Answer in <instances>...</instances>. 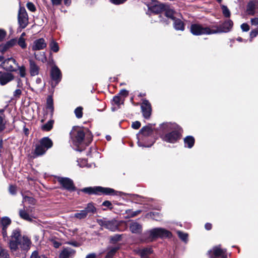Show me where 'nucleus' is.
Listing matches in <instances>:
<instances>
[{
    "label": "nucleus",
    "mask_w": 258,
    "mask_h": 258,
    "mask_svg": "<svg viewBox=\"0 0 258 258\" xmlns=\"http://www.w3.org/2000/svg\"><path fill=\"white\" fill-rule=\"evenodd\" d=\"M31 244V240L27 236L21 237V231L19 229L13 231L9 245L14 254L19 255L21 253H25L30 249Z\"/></svg>",
    "instance_id": "f257e3e1"
},
{
    "label": "nucleus",
    "mask_w": 258,
    "mask_h": 258,
    "mask_svg": "<svg viewBox=\"0 0 258 258\" xmlns=\"http://www.w3.org/2000/svg\"><path fill=\"white\" fill-rule=\"evenodd\" d=\"M70 136L73 144L77 147L88 146L92 140L91 133L88 130L79 127H74Z\"/></svg>",
    "instance_id": "f03ea898"
},
{
    "label": "nucleus",
    "mask_w": 258,
    "mask_h": 258,
    "mask_svg": "<svg viewBox=\"0 0 258 258\" xmlns=\"http://www.w3.org/2000/svg\"><path fill=\"white\" fill-rule=\"evenodd\" d=\"M81 191L89 195H115L117 191L113 188L109 187H103L102 186L88 187L81 189Z\"/></svg>",
    "instance_id": "7ed1b4c3"
},
{
    "label": "nucleus",
    "mask_w": 258,
    "mask_h": 258,
    "mask_svg": "<svg viewBox=\"0 0 258 258\" xmlns=\"http://www.w3.org/2000/svg\"><path fill=\"white\" fill-rule=\"evenodd\" d=\"M53 142L48 137H44L40 139L39 144L36 146L35 154L41 156L45 153L46 151L52 147Z\"/></svg>",
    "instance_id": "20e7f679"
},
{
    "label": "nucleus",
    "mask_w": 258,
    "mask_h": 258,
    "mask_svg": "<svg viewBox=\"0 0 258 258\" xmlns=\"http://www.w3.org/2000/svg\"><path fill=\"white\" fill-rule=\"evenodd\" d=\"M149 236L152 239L158 238H169L172 236V233L168 230L163 228H155L148 231Z\"/></svg>",
    "instance_id": "39448f33"
},
{
    "label": "nucleus",
    "mask_w": 258,
    "mask_h": 258,
    "mask_svg": "<svg viewBox=\"0 0 258 258\" xmlns=\"http://www.w3.org/2000/svg\"><path fill=\"white\" fill-rule=\"evenodd\" d=\"M96 222L100 226L112 231L117 230L118 228V222L115 219L108 220L106 218H103L97 219Z\"/></svg>",
    "instance_id": "423d86ee"
},
{
    "label": "nucleus",
    "mask_w": 258,
    "mask_h": 258,
    "mask_svg": "<svg viewBox=\"0 0 258 258\" xmlns=\"http://www.w3.org/2000/svg\"><path fill=\"white\" fill-rule=\"evenodd\" d=\"M233 25L232 21L228 19L219 26L213 27L212 28L213 34L227 33L231 30Z\"/></svg>",
    "instance_id": "0eeeda50"
},
{
    "label": "nucleus",
    "mask_w": 258,
    "mask_h": 258,
    "mask_svg": "<svg viewBox=\"0 0 258 258\" xmlns=\"http://www.w3.org/2000/svg\"><path fill=\"white\" fill-rule=\"evenodd\" d=\"M190 32L195 35L213 34L212 28L198 24H193L190 26Z\"/></svg>",
    "instance_id": "6e6552de"
},
{
    "label": "nucleus",
    "mask_w": 258,
    "mask_h": 258,
    "mask_svg": "<svg viewBox=\"0 0 258 258\" xmlns=\"http://www.w3.org/2000/svg\"><path fill=\"white\" fill-rule=\"evenodd\" d=\"M18 21L20 27L24 29L28 24V16L24 7H20L18 14Z\"/></svg>",
    "instance_id": "1a4fd4ad"
},
{
    "label": "nucleus",
    "mask_w": 258,
    "mask_h": 258,
    "mask_svg": "<svg viewBox=\"0 0 258 258\" xmlns=\"http://www.w3.org/2000/svg\"><path fill=\"white\" fill-rule=\"evenodd\" d=\"M208 254L211 258H227L226 250L222 249L220 245L214 247L208 251Z\"/></svg>",
    "instance_id": "9d476101"
},
{
    "label": "nucleus",
    "mask_w": 258,
    "mask_h": 258,
    "mask_svg": "<svg viewBox=\"0 0 258 258\" xmlns=\"http://www.w3.org/2000/svg\"><path fill=\"white\" fill-rule=\"evenodd\" d=\"M148 7V11L147 13L151 15L152 14H158L163 12L165 9V5L158 2H154L149 5Z\"/></svg>",
    "instance_id": "9b49d317"
},
{
    "label": "nucleus",
    "mask_w": 258,
    "mask_h": 258,
    "mask_svg": "<svg viewBox=\"0 0 258 258\" xmlns=\"http://www.w3.org/2000/svg\"><path fill=\"white\" fill-rule=\"evenodd\" d=\"M50 77L53 81L51 83L52 87H55L61 80V73L60 70L56 66H54L51 69Z\"/></svg>",
    "instance_id": "f8f14e48"
},
{
    "label": "nucleus",
    "mask_w": 258,
    "mask_h": 258,
    "mask_svg": "<svg viewBox=\"0 0 258 258\" xmlns=\"http://www.w3.org/2000/svg\"><path fill=\"white\" fill-rule=\"evenodd\" d=\"M141 109L144 118L148 119L151 114V105L150 102L147 100H144L141 104Z\"/></svg>",
    "instance_id": "ddd939ff"
},
{
    "label": "nucleus",
    "mask_w": 258,
    "mask_h": 258,
    "mask_svg": "<svg viewBox=\"0 0 258 258\" xmlns=\"http://www.w3.org/2000/svg\"><path fill=\"white\" fill-rule=\"evenodd\" d=\"M180 138L179 133L176 131L166 134L163 137V140L170 143H174Z\"/></svg>",
    "instance_id": "4468645a"
},
{
    "label": "nucleus",
    "mask_w": 258,
    "mask_h": 258,
    "mask_svg": "<svg viewBox=\"0 0 258 258\" xmlns=\"http://www.w3.org/2000/svg\"><path fill=\"white\" fill-rule=\"evenodd\" d=\"M58 181L64 188L70 191L74 190L75 189L73 181L69 178H59Z\"/></svg>",
    "instance_id": "2eb2a0df"
},
{
    "label": "nucleus",
    "mask_w": 258,
    "mask_h": 258,
    "mask_svg": "<svg viewBox=\"0 0 258 258\" xmlns=\"http://www.w3.org/2000/svg\"><path fill=\"white\" fill-rule=\"evenodd\" d=\"M163 11L165 12L166 18H162V16L161 15H159V22L165 24H168V22L166 20L167 18H170L172 20L175 19V18L174 17V12L173 10L168 8L166 6H165V9L163 10Z\"/></svg>",
    "instance_id": "dca6fc26"
},
{
    "label": "nucleus",
    "mask_w": 258,
    "mask_h": 258,
    "mask_svg": "<svg viewBox=\"0 0 258 258\" xmlns=\"http://www.w3.org/2000/svg\"><path fill=\"white\" fill-rule=\"evenodd\" d=\"M47 46V43L43 38L36 39L33 42L32 46L33 50H40L43 49Z\"/></svg>",
    "instance_id": "f3484780"
},
{
    "label": "nucleus",
    "mask_w": 258,
    "mask_h": 258,
    "mask_svg": "<svg viewBox=\"0 0 258 258\" xmlns=\"http://www.w3.org/2000/svg\"><path fill=\"white\" fill-rule=\"evenodd\" d=\"M13 79L14 77L11 73L0 72V84L2 85H6Z\"/></svg>",
    "instance_id": "a211bd4d"
},
{
    "label": "nucleus",
    "mask_w": 258,
    "mask_h": 258,
    "mask_svg": "<svg viewBox=\"0 0 258 258\" xmlns=\"http://www.w3.org/2000/svg\"><path fill=\"white\" fill-rule=\"evenodd\" d=\"M76 251L71 248L67 247L64 248L59 254V258H70L73 256Z\"/></svg>",
    "instance_id": "6ab92c4d"
},
{
    "label": "nucleus",
    "mask_w": 258,
    "mask_h": 258,
    "mask_svg": "<svg viewBox=\"0 0 258 258\" xmlns=\"http://www.w3.org/2000/svg\"><path fill=\"white\" fill-rule=\"evenodd\" d=\"M17 68H13L12 66H9L8 67L4 68L10 71H15L18 72V73L20 74L21 77H24L26 75V69L24 66H17Z\"/></svg>",
    "instance_id": "aec40b11"
},
{
    "label": "nucleus",
    "mask_w": 258,
    "mask_h": 258,
    "mask_svg": "<svg viewBox=\"0 0 258 258\" xmlns=\"http://www.w3.org/2000/svg\"><path fill=\"white\" fill-rule=\"evenodd\" d=\"M86 213L87 217L89 216H92L96 213L97 209L95 206V205L92 202L89 203L87 205L85 208L83 210Z\"/></svg>",
    "instance_id": "412c9836"
},
{
    "label": "nucleus",
    "mask_w": 258,
    "mask_h": 258,
    "mask_svg": "<svg viewBox=\"0 0 258 258\" xmlns=\"http://www.w3.org/2000/svg\"><path fill=\"white\" fill-rule=\"evenodd\" d=\"M16 39H12L7 42L5 44L0 45V50L2 52L6 51L9 48L13 46L17 43Z\"/></svg>",
    "instance_id": "4be33fe9"
},
{
    "label": "nucleus",
    "mask_w": 258,
    "mask_h": 258,
    "mask_svg": "<svg viewBox=\"0 0 258 258\" xmlns=\"http://www.w3.org/2000/svg\"><path fill=\"white\" fill-rule=\"evenodd\" d=\"M257 8L256 2L254 1H250L246 7V12L249 15L253 16L255 14V10Z\"/></svg>",
    "instance_id": "5701e85b"
},
{
    "label": "nucleus",
    "mask_w": 258,
    "mask_h": 258,
    "mask_svg": "<svg viewBox=\"0 0 258 258\" xmlns=\"http://www.w3.org/2000/svg\"><path fill=\"white\" fill-rule=\"evenodd\" d=\"M130 229L133 233H140L142 231V226L139 223L133 222L131 223Z\"/></svg>",
    "instance_id": "b1692460"
},
{
    "label": "nucleus",
    "mask_w": 258,
    "mask_h": 258,
    "mask_svg": "<svg viewBox=\"0 0 258 258\" xmlns=\"http://www.w3.org/2000/svg\"><path fill=\"white\" fill-rule=\"evenodd\" d=\"M46 108L50 111V117L52 118L53 114L54 107L53 99L51 96H48L47 98Z\"/></svg>",
    "instance_id": "393cba45"
},
{
    "label": "nucleus",
    "mask_w": 258,
    "mask_h": 258,
    "mask_svg": "<svg viewBox=\"0 0 258 258\" xmlns=\"http://www.w3.org/2000/svg\"><path fill=\"white\" fill-rule=\"evenodd\" d=\"M138 252L141 258H148L149 255L152 252V250L150 247H146L139 249Z\"/></svg>",
    "instance_id": "a878e982"
},
{
    "label": "nucleus",
    "mask_w": 258,
    "mask_h": 258,
    "mask_svg": "<svg viewBox=\"0 0 258 258\" xmlns=\"http://www.w3.org/2000/svg\"><path fill=\"white\" fill-rule=\"evenodd\" d=\"M184 143L185 147L191 148L195 144V139L192 136H187L184 139Z\"/></svg>",
    "instance_id": "bb28decb"
},
{
    "label": "nucleus",
    "mask_w": 258,
    "mask_h": 258,
    "mask_svg": "<svg viewBox=\"0 0 258 258\" xmlns=\"http://www.w3.org/2000/svg\"><path fill=\"white\" fill-rule=\"evenodd\" d=\"M174 21V27L177 30L183 31L184 29V25L183 22L179 19H175Z\"/></svg>",
    "instance_id": "cd10ccee"
},
{
    "label": "nucleus",
    "mask_w": 258,
    "mask_h": 258,
    "mask_svg": "<svg viewBox=\"0 0 258 258\" xmlns=\"http://www.w3.org/2000/svg\"><path fill=\"white\" fill-rule=\"evenodd\" d=\"M152 130L151 127L149 126H145L142 128L140 130L139 134H142L144 136H148L151 134Z\"/></svg>",
    "instance_id": "c85d7f7f"
},
{
    "label": "nucleus",
    "mask_w": 258,
    "mask_h": 258,
    "mask_svg": "<svg viewBox=\"0 0 258 258\" xmlns=\"http://www.w3.org/2000/svg\"><path fill=\"white\" fill-rule=\"evenodd\" d=\"M19 216L21 218L28 221H31L32 220L30 215L24 210H20Z\"/></svg>",
    "instance_id": "c756f323"
},
{
    "label": "nucleus",
    "mask_w": 258,
    "mask_h": 258,
    "mask_svg": "<svg viewBox=\"0 0 258 258\" xmlns=\"http://www.w3.org/2000/svg\"><path fill=\"white\" fill-rule=\"evenodd\" d=\"M54 123L53 120H49L47 123L43 125L41 127V128L44 131H50L53 127V124Z\"/></svg>",
    "instance_id": "7c9ffc66"
},
{
    "label": "nucleus",
    "mask_w": 258,
    "mask_h": 258,
    "mask_svg": "<svg viewBox=\"0 0 258 258\" xmlns=\"http://www.w3.org/2000/svg\"><path fill=\"white\" fill-rule=\"evenodd\" d=\"M73 217L79 220L85 219L87 217L86 213L85 211H83V210H81L74 214Z\"/></svg>",
    "instance_id": "2f4dec72"
},
{
    "label": "nucleus",
    "mask_w": 258,
    "mask_h": 258,
    "mask_svg": "<svg viewBox=\"0 0 258 258\" xmlns=\"http://www.w3.org/2000/svg\"><path fill=\"white\" fill-rule=\"evenodd\" d=\"M11 223V221L8 217L3 218L1 221V224L3 228H7Z\"/></svg>",
    "instance_id": "473e14b6"
},
{
    "label": "nucleus",
    "mask_w": 258,
    "mask_h": 258,
    "mask_svg": "<svg viewBox=\"0 0 258 258\" xmlns=\"http://www.w3.org/2000/svg\"><path fill=\"white\" fill-rule=\"evenodd\" d=\"M49 47L52 51L57 52L59 50V46L58 43L52 39L49 43Z\"/></svg>",
    "instance_id": "72a5a7b5"
},
{
    "label": "nucleus",
    "mask_w": 258,
    "mask_h": 258,
    "mask_svg": "<svg viewBox=\"0 0 258 258\" xmlns=\"http://www.w3.org/2000/svg\"><path fill=\"white\" fill-rule=\"evenodd\" d=\"M222 12L224 16L226 18H229L231 16V13L227 6L222 5L221 6Z\"/></svg>",
    "instance_id": "f704fd0d"
},
{
    "label": "nucleus",
    "mask_w": 258,
    "mask_h": 258,
    "mask_svg": "<svg viewBox=\"0 0 258 258\" xmlns=\"http://www.w3.org/2000/svg\"><path fill=\"white\" fill-rule=\"evenodd\" d=\"M118 249L119 247L116 246L111 247L109 251L107 252L105 258H112Z\"/></svg>",
    "instance_id": "c9c22d12"
},
{
    "label": "nucleus",
    "mask_w": 258,
    "mask_h": 258,
    "mask_svg": "<svg viewBox=\"0 0 258 258\" xmlns=\"http://www.w3.org/2000/svg\"><path fill=\"white\" fill-rule=\"evenodd\" d=\"M124 99L120 97L119 95L115 96L112 100L113 103L117 106H119L122 103Z\"/></svg>",
    "instance_id": "e433bc0d"
},
{
    "label": "nucleus",
    "mask_w": 258,
    "mask_h": 258,
    "mask_svg": "<svg viewBox=\"0 0 258 258\" xmlns=\"http://www.w3.org/2000/svg\"><path fill=\"white\" fill-rule=\"evenodd\" d=\"M83 107L81 106H79L77 107L75 110L74 113L76 115V117L77 118H81L83 116Z\"/></svg>",
    "instance_id": "4c0bfd02"
},
{
    "label": "nucleus",
    "mask_w": 258,
    "mask_h": 258,
    "mask_svg": "<svg viewBox=\"0 0 258 258\" xmlns=\"http://www.w3.org/2000/svg\"><path fill=\"white\" fill-rule=\"evenodd\" d=\"M39 68L38 66H30V73L31 76H34L38 74Z\"/></svg>",
    "instance_id": "58836bf2"
},
{
    "label": "nucleus",
    "mask_w": 258,
    "mask_h": 258,
    "mask_svg": "<svg viewBox=\"0 0 258 258\" xmlns=\"http://www.w3.org/2000/svg\"><path fill=\"white\" fill-rule=\"evenodd\" d=\"M177 233L178 236L182 240H183L185 242H186L187 241V236H188V235L187 233H183L180 231H178L177 232Z\"/></svg>",
    "instance_id": "ea45409f"
},
{
    "label": "nucleus",
    "mask_w": 258,
    "mask_h": 258,
    "mask_svg": "<svg viewBox=\"0 0 258 258\" xmlns=\"http://www.w3.org/2000/svg\"><path fill=\"white\" fill-rule=\"evenodd\" d=\"M9 254L6 249L0 246V258H8Z\"/></svg>",
    "instance_id": "a19ab883"
},
{
    "label": "nucleus",
    "mask_w": 258,
    "mask_h": 258,
    "mask_svg": "<svg viewBox=\"0 0 258 258\" xmlns=\"http://www.w3.org/2000/svg\"><path fill=\"white\" fill-rule=\"evenodd\" d=\"M26 7L29 11L32 12H34L36 11L35 5L31 2H28L26 4Z\"/></svg>",
    "instance_id": "79ce46f5"
},
{
    "label": "nucleus",
    "mask_w": 258,
    "mask_h": 258,
    "mask_svg": "<svg viewBox=\"0 0 258 258\" xmlns=\"http://www.w3.org/2000/svg\"><path fill=\"white\" fill-rule=\"evenodd\" d=\"M18 43L22 48H25L26 47L25 39L23 37H20Z\"/></svg>",
    "instance_id": "37998d69"
},
{
    "label": "nucleus",
    "mask_w": 258,
    "mask_h": 258,
    "mask_svg": "<svg viewBox=\"0 0 258 258\" xmlns=\"http://www.w3.org/2000/svg\"><path fill=\"white\" fill-rule=\"evenodd\" d=\"M121 235L119 234H115V235L111 236L110 237V240L112 242L115 243L119 241L121 239Z\"/></svg>",
    "instance_id": "c03bdc74"
},
{
    "label": "nucleus",
    "mask_w": 258,
    "mask_h": 258,
    "mask_svg": "<svg viewBox=\"0 0 258 258\" xmlns=\"http://www.w3.org/2000/svg\"><path fill=\"white\" fill-rule=\"evenodd\" d=\"M4 115H0V132L3 131L5 128V123L4 122Z\"/></svg>",
    "instance_id": "a18cd8bd"
},
{
    "label": "nucleus",
    "mask_w": 258,
    "mask_h": 258,
    "mask_svg": "<svg viewBox=\"0 0 258 258\" xmlns=\"http://www.w3.org/2000/svg\"><path fill=\"white\" fill-rule=\"evenodd\" d=\"M242 30L244 32H247L249 30V27L247 23H243L240 26Z\"/></svg>",
    "instance_id": "49530a36"
},
{
    "label": "nucleus",
    "mask_w": 258,
    "mask_h": 258,
    "mask_svg": "<svg viewBox=\"0 0 258 258\" xmlns=\"http://www.w3.org/2000/svg\"><path fill=\"white\" fill-rule=\"evenodd\" d=\"M140 126H141V123L139 121H136L132 123V127L134 129L137 130V129L139 128Z\"/></svg>",
    "instance_id": "de8ad7c7"
},
{
    "label": "nucleus",
    "mask_w": 258,
    "mask_h": 258,
    "mask_svg": "<svg viewBox=\"0 0 258 258\" xmlns=\"http://www.w3.org/2000/svg\"><path fill=\"white\" fill-rule=\"evenodd\" d=\"M110 2L116 5H120L123 4L127 0H109Z\"/></svg>",
    "instance_id": "09e8293b"
},
{
    "label": "nucleus",
    "mask_w": 258,
    "mask_h": 258,
    "mask_svg": "<svg viewBox=\"0 0 258 258\" xmlns=\"http://www.w3.org/2000/svg\"><path fill=\"white\" fill-rule=\"evenodd\" d=\"M128 93L127 90L123 89L120 91L118 95H119L120 97L123 98V97L127 96L128 95Z\"/></svg>",
    "instance_id": "8fccbe9b"
},
{
    "label": "nucleus",
    "mask_w": 258,
    "mask_h": 258,
    "mask_svg": "<svg viewBox=\"0 0 258 258\" xmlns=\"http://www.w3.org/2000/svg\"><path fill=\"white\" fill-rule=\"evenodd\" d=\"M9 192L11 194L14 195L16 193V187L14 185H10L9 186Z\"/></svg>",
    "instance_id": "3c124183"
},
{
    "label": "nucleus",
    "mask_w": 258,
    "mask_h": 258,
    "mask_svg": "<svg viewBox=\"0 0 258 258\" xmlns=\"http://www.w3.org/2000/svg\"><path fill=\"white\" fill-rule=\"evenodd\" d=\"M153 215V216H154V217L153 218L156 220V221H159L160 220V214L158 212H153V213H151V215Z\"/></svg>",
    "instance_id": "603ef678"
},
{
    "label": "nucleus",
    "mask_w": 258,
    "mask_h": 258,
    "mask_svg": "<svg viewBox=\"0 0 258 258\" xmlns=\"http://www.w3.org/2000/svg\"><path fill=\"white\" fill-rule=\"evenodd\" d=\"M258 34V28L252 30L250 33V36L251 38L255 37Z\"/></svg>",
    "instance_id": "864d4df0"
},
{
    "label": "nucleus",
    "mask_w": 258,
    "mask_h": 258,
    "mask_svg": "<svg viewBox=\"0 0 258 258\" xmlns=\"http://www.w3.org/2000/svg\"><path fill=\"white\" fill-rule=\"evenodd\" d=\"M6 35V32L3 29H0V41H2Z\"/></svg>",
    "instance_id": "5fc2aeb1"
},
{
    "label": "nucleus",
    "mask_w": 258,
    "mask_h": 258,
    "mask_svg": "<svg viewBox=\"0 0 258 258\" xmlns=\"http://www.w3.org/2000/svg\"><path fill=\"white\" fill-rule=\"evenodd\" d=\"M22 93V91L20 89H16L14 92V96L16 97H19Z\"/></svg>",
    "instance_id": "6e6d98bb"
},
{
    "label": "nucleus",
    "mask_w": 258,
    "mask_h": 258,
    "mask_svg": "<svg viewBox=\"0 0 258 258\" xmlns=\"http://www.w3.org/2000/svg\"><path fill=\"white\" fill-rule=\"evenodd\" d=\"M250 22L252 25H258V18L251 19Z\"/></svg>",
    "instance_id": "4d7b16f0"
},
{
    "label": "nucleus",
    "mask_w": 258,
    "mask_h": 258,
    "mask_svg": "<svg viewBox=\"0 0 258 258\" xmlns=\"http://www.w3.org/2000/svg\"><path fill=\"white\" fill-rule=\"evenodd\" d=\"M4 63H15V60L13 58H9L5 60V61H4Z\"/></svg>",
    "instance_id": "13d9d810"
},
{
    "label": "nucleus",
    "mask_w": 258,
    "mask_h": 258,
    "mask_svg": "<svg viewBox=\"0 0 258 258\" xmlns=\"http://www.w3.org/2000/svg\"><path fill=\"white\" fill-rule=\"evenodd\" d=\"M97 255L95 253H91L87 254L85 258H96Z\"/></svg>",
    "instance_id": "bf43d9fd"
},
{
    "label": "nucleus",
    "mask_w": 258,
    "mask_h": 258,
    "mask_svg": "<svg viewBox=\"0 0 258 258\" xmlns=\"http://www.w3.org/2000/svg\"><path fill=\"white\" fill-rule=\"evenodd\" d=\"M111 205V202L108 201H105L102 203L103 206L107 207H110Z\"/></svg>",
    "instance_id": "052dcab7"
},
{
    "label": "nucleus",
    "mask_w": 258,
    "mask_h": 258,
    "mask_svg": "<svg viewBox=\"0 0 258 258\" xmlns=\"http://www.w3.org/2000/svg\"><path fill=\"white\" fill-rule=\"evenodd\" d=\"M40 255H38V252L34 251L31 254L30 258H38Z\"/></svg>",
    "instance_id": "680f3d73"
},
{
    "label": "nucleus",
    "mask_w": 258,
    "mask_h": 258,
    "mask_svg": "<svg viewBox=\"0 0 258 258\" xmlns=\"http://www.w3.org/2000/svg\"><path fill=\"white\" fill-rule=\"evenodd\" d=\"M61 245V243L58 241H53V246L55 248H58Z\"/></svg>",
    "instance_id": "e2e57ef3"
},
{
    "label": "nucleus",
    "mask_w": 258,
    "mask_h": 258,
    "mask_svg": "<svg viewBox=\"0 0 258 258\" xmlns=\"http://www.w3.org/2000/svg\"><path fill=\"white\" fill-rule=\"evenodd\" d=\"M141 212V210H137L134 212H133L131 214V217H135L138 214H139Z\"/></svg>",
    "instance_id": "0e129e2a"
},
{
    "label": "nucleus",
    "mask_w": 258,
    "mask_h": 258,
    "mask_svg": "<svg viewBox=\"0 0 258 258\" xmlns=\"http://www.w3.org/2000/svg\"><path fill=\"white\" fill-rule=\"evenodd\" d=\"M62 0H51L52 3L54 5H60Z\"/></svg>",
    "instance_id": "69168bd1"
},
{
    "label": "nucleus",
    "mask_w": 258,
    "mask_h": 258,
    "mask_svg": "<svg viewBox=\"0 0 258 258\" xmlns=\"http://www.w3.org/2000/svg\"><path fill=\"white\" fill-rule=\"evenodd\" d=\"M205 227L207 230H209L212 228V225L210 223H207L205 224Z\"/></svg>",
    "instance_id": "338daca9"
},
{
    "label": "nucleus",
    "mask_w": 258,
    "mask_h": 258,
    "mask_svg": "<svg viewBox=\"0 0 258 258\" xmlns=\"http://www.w3.org/2000/svg\"><path fill=\"white\" fill-rule=\"evenodd\" d=\"M27 200H28L29 202H31V201L33 200V199L27 196H25L23 198V202L26 201Z\"/></svg>",
    "instance_id": "774afa93"
}]
</instances>
